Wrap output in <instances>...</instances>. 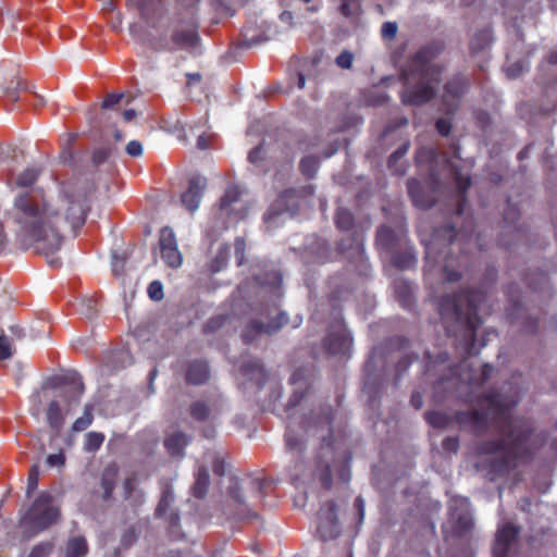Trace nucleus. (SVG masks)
Segmentation results:
<instances>
[{
    "instance_id": "nucleus-17",
    "label": "nucleus",
    "mask_w": 557,
    "mask_h": 557,
    "mask_svg": "<svg viewBox=\"0 0 557 557\" xmlns=\"http://www.w3.org/2000/svg\"><path fill=\"white\" fill-rule=\"evenodd\" d=\"M310 377L311 374L309 370L305 368H299L292 374L289 382L293 386V394L286 404V411H290L296 408L305 397L310 387Z\"/></svg>"
},
{
    "instance_id": "nucleus-18",
    "label": "nucleus",
    "mask_w": 557,
    "mask_h": 557,
    "mask_svg": "<svg viewBox=\"0 0 557 557\" xmlns=\"http://www.w3.org/2000/svg\"><path fill=\"white\" fill-rule=\"evenodd\" d=\"M287 323V317L285 312H281L269 323H264L259 320L251 321L246 330L244 331L243 338L246 343L253 341L255 335L258 334H273L277 332L283 325Z\"/></svg>"
},
{
    "instance_id": "nucleus-54",
    "label": "nucleus",
    "mask_w": 557,
    "mask_h": 557,
    "mask_svg": "<svg viewBox=\"0 0 557 557\" xmlns=\"http://www.w3.org/2000/svg\"><path fill=\"white\" fill-rule=\"evenodd\" d=\"M235 257L238 265H242L245 260L246 243L244 238L237 237L234 242Z\"/></svg>"
},
{
    "instance_id": "nucleus-16",
    "label": "nucleus",
    "mask_w": 557,
    "mask_h": 557,
    "mask_svg": "<svg viewBox=\"0 0 557 557\" xmlns=\"http://www.w3.org/2000/svg\"><path fill=\"white\" fill-rule=\"evenodd\" d=\"M324 345L329 352L333 355H345L351 346V337L345 325L337 321L324 339Z\"/></svg>"
},
{
    "instance_id": "nucleus-64",
    "label": "nucleus",
    "mask_w": 557,
    "mask_h": 557,
    "mask_svg": "<svg viewBox=\"0 0 557 557\" xmlns=\"http://www.w3.org/2000/svg\"><path fill=\"white\" fill-rule=\"evenodd\" d=\"M226 320H227V318L222 317V315L212 318L207 322V324L205 326V331L213 332V331L218 330L219 327H221L223 325L224 321H226Z\"/></svg>"
},
{
    "instance_id": "nucleus-62",
    "label": "nucleus",
    "mask_w": 557,
    "mask_h": 557,
    "mask_svg": "<svg viewBox=\"0 0 557 557\" xmlns=\"http://www.w3.org/2000/svg\"><path fill=\"white\" fill-rule=\"evenodd\" d=\"M126 152L131 157H140L143 154V145L138 140H131L126 145Z\"/></svg>"
},
{
    "instance_id": "nucleus-48",
    "label": "nucleus",
    "mask_w": 557,
    "mask_h": 557,
    "mask_svg": "<svg viewBox=\"0 0 557 557\" xmlns=\"http://www.w3.org/2000/svg\"><path fill=\"white\" fill-rule=\"evenodd\" d=\"M53 543L52 542H41L35 545L28 557H49L53 550Z\"/></svg>"
},
{
    "instance_id": "nucleus-61",
    "label": "nucleus",
    "mask_w": 557,
    "mask_h": 557,
    "mask_svg": "<svg viewBox=\"0 0 557 557\" xmlns=\"http://www.w3.org/2000/svg\"><path fill=\"white\" fill-rule=\"evenodd\" d=\"M506 74L510 78H516L524 71V63L523 62H516L509 66L506 67Z\"/></svg>"
},
{
    "instance_id": "nucleus-53",
    "label": "nucleus",
    "mask_w": 557,
    "mask_h": 557,
    "mask_svg": "<svg viewBox=\"0 0 557 557\" xmlns=\"http://www.w3.org/2000/svg\"><path fill=\"white\" fill-rule=\"evenodd\" d=\"M228 256H230V247L226 245L221 247L214 261H213L212 270L220 271L225 265Z\"/></svg>"
},
{
    "instance_id": "nucleus-52",
    "label": "nucleus",
    "mask_w": 557,
    "mask_h": 557,
    "mask_svg": "<svg viewBox=\"0 0 557 557\" xmlns=\"http://www.w3.org/2000/svg\"><path fill=\"white\" fill-rule=\"evenodd\" d=\"M13 352L14 349L10 338L5 335H0V360L10 359Z\"/></svg>"
},
{
    "instance_id": "nucleus-40",
    "label": "nucleus",
    "mask_w": 557,
    "mask_h": 557,
    "mask_svg": "<svg viewBox=\"0 0 557 557\" xmlns=\"http://www.w3.org/2000/svg\"><path fill=\"white\" fill-rule=\"evenodd\" d=\"M92 420V407L90 405H86L83 416L77 418L72 425L73 432L85 431L91 424Z\"/></svg>"
},
{
    "instance_id": "nucleus-4",
    "label": "nucleus",
    "mask_w": 557,
    "mask_h": 557,
    "mask_svg": "<svg viewBox=\"0 0 557 557\" xmlns=\"http://www.w3.org/2000/svg\"><path fill=\"white\" fill-rule=\"evenodd\" d=\"M436 52L432 47L420 49L403 70L401 100L405 104L420 106L435 96L444 71L442 65L433 63Z\"/></svg>"
},
{
    "instance_id": "nucleus-2",
    "label": "nucleus",
    "mask_w": 557,
    "mask_h": 557,
    "mask_svg": "<svg viewBox=\"0 0 557 557\" xmlns=\"http://www.w3.org/2000/svg\"><path fill=\"white\" fill-rule=\"evenodd\" d=\"M509 389L510 395L490 393L480 400V409L456 414L459 425L475 434H482L492 426L502 435L500 441H487L478 447L475 468L491 481L530 457L545 441L544 432L535 433L530 421L510 416V409L519 401V394L511 386Z\"/></svg>"
},
{
    "instance_id": "nucleus-46",
    "label": "nucleus",
    "mask_w": 557,
    "mask_h": 557,
    "mask_svg": "<svg viewBox=\"0 0 557 557\" xmlns=\"http://www.w3.org/2000/svg\"><path fill=\"white\" fill-rule=\"evenodd\" d=\"M339 11L346 17L357 15L360 11V0H341Z\"/></svg>"
},
{
    "instance_id": "nucleus-15",
    "label": "nucleus",
    "mask_w": 557,
    "mask_h": 557,
    "mask_svg": "<svg viewBox=\"0 0 557 557\" xmlns=\"http://www.w3.org/2000/svg\"><path fill=\"white\" fill-rule=\"evenodd\" d=\"M159 246L162 260L173 269L180 268L183 257L177 247V242L173 230L169 226L161 228L159 235Z\"/></svg>"
},
{
    "instance_id": "nucleus-29",
    "label": "nucleus",
    "mask_w": 557,
    "mask_h": 557,
    "mask_svg": "<svg viewBox=\"0 0 557 557\" xmlns=\"http://www.w3.org/2000/svg\"><path fill=\"white\" fill-rule=\"evenodd\" d=\"M209 377L208 364L203 361L191 362L186 372V380L190 384H203Z\"/></svg>"
},
{
    "instance_id": "nucleus-41",
    "label": "nucleus",
    "mask_w": 557,
    "mask_h": 557,
    "mask_svg": "<svg viewBox=\"0 0 557 557\" xmlns=\"http://www.w3.org/2000/svg\"><path fill=\"white\" fill-rule=\"evenodd\" d=\"M450 169L454 173L455 182L460 194H465L466 190L471 186V178L469 174H463L458 166L450 162Z\"/></svg>"
},
{
    "instance_id": "nucleus-43",
    "label": "nucleus",
    "mask_w": 557,
    "mask_h": 557,
    "mask_svg": "<svg viewBox=\"0 0 557 557\" xmlns=\"http://www.w3.org/2000/svg\"><path fill=\"white\" fill-rule=\"evenodd\" d=\"M190 416L198 421H205L210 416V408L203 401H196L190 406Z\"/></svg>"
},
{
    "instance_id": "nucleus-13",
    "label": "nucleus",
    "mask_w": 557,
    "mask_h": 557,
    "mask_svg": "<svg viewBox=\"0 0 557 557\" xmlns=\"http://www.w3.org/2000/svg\"><path fill=\"white\" fill-rule=\"evenodd\" d=\"M469 79L457 74L453 76L444 86L443 103L448 114L455 113L459 107L461 98L467 94Z\"/></svg>"
},
{
    "instance_id": "nucleus-27",
    "label": "nucleus",
    "mask_w": 557,
    "mask_h": 557,
    "mask_svg": "<svg viewBox=\"0 0 557 557\" xmlns=\"http://www.w3.org/2000/svg\"><path fill=\"white\" fill-rule=\"evenodd\" d=\"M190 438L183 432H174L166 436L164 446L172 456H183L184 448L188 445Z\"/></svg>"
},
{
    "instance_id": "nucleus-23",
    "label": "nucleus",
    "mask_w": 557,
    "mask_h": 557,
    "mask_svg": "<svg viewBox=\"0 0 557 557\" xmlns=\"http://www.w3.org/2000/svg\"><path fill=\"white\" fill-rule=\"evenodd\" d=\"M62 392L69 401V407L72 403L77 404L84 393L82 377L75 372L64 375Z\"/></svg>"
},
{
    "instance_id": "nucleus-9",
    "label": "nucleus",
    "mask_w": 557,
    "mask_h": 557,
    "mask_svg": "<svg viewBox=\"0 0 557 557\" xmlns=\"http://www.w3.org/2000/svg\"><path fill=\"white\" fill-rule=\"evenodd\" d=\"M493 368L490 364H484L481 369H473L467 359L462 360L460 364L450 369V376L441 379L435 391L443 388L445 393L450 392L457 387V384H466L470 386L483 385L490 377Z\"/></svg>"
},
{
    "instance_id": "nucleus-3",
    "label": "nucleus",
    "mask_w": 557,
    "mask_h": 557,
    "mask_svg": "<svg viewBox=\"0 0 557 557\" xmlns=\"http://www.w3.org/2000/svg\"><path fill=\"white\" fill-rule=\"evenodd\" d=\"M485 300L483 290H465L459 295H445L438 302V312L447 334L456 335L457 331H461V348L467 357L475 354L474 333L482 323L479 312Z\"/></svg>"
},
{
    "instance_id": "nucleus-14",
    "label": "nucleus",
    "mask_w": 557,
    "mask_h": 557,
    "mask_svg": "<svg viewBox=\"0 0 557 557\" xmlns=\"http://www.w3.org/2000/svg\"><path fill=\"white\" fill-rule=\"evenodd\" d=\"M317 532L323 541L334 540L341 533L336 517V505L333 502L324 504L318 512Z\"/></svg>"
},
{
    "instance_id": "nucleus-25",
    "label": "nucleus",
    "mask_w": 557,
    "mask_h": 557,
    "mask_svg": "<svg viewBox=\"0 0 557 557\" xmlns=\"http://www.w3.org/2000/svg\"><path fill=\"white\" fill-rule=\"evenodd\" d=\"M240 372L247 381L253 382L260 388L265 382L267 374L258 360H250L240 366Z\"/></svg>"
},
{
    "instance_id": "nucleus-45",
    "label": "nucleus",
    "mask_w": 557,
    "mask_h": 557,
    "mask_svg": "<svg viewBox=\"0 0 557 557\" xmlns=\"http://www.w3.org/2000/svg\"><path fill=\"white\" fill-rule=\"evenodd\" d=\"M104 441V435L98 432H89L86 435L85 441V450L87 451H96L100 448Z\"/></svg>"
},
{
    "instance_id": "nucleus-58",
    "label": "nucleus",
    "mask_w": 557,
    "mask_h": 557,
    "mask_svg": "<svg viewBox=\"0 0 557 557\" xmlns=\"http://www.w3.org/2000/svg\"><path fill=\"white\" fill-rule=\"evenodd\" d=\"M46 462L50 468H62L65 463V455L63 451L51 454L47 457Z\"/></svg>"
},
{
    "instance_id": "nucleus-19",
    "label": "nucleus",
    "mask_w": 557,
    "mask_h": 557,
    "mask_svg": "<svg viewBox=\"0 0 557 557\" xmlns=\"http://www.w3.org/2000/svg\"><path fill=\"white\" fill-rule=\"evenodd\" d=\"M260 28V32H258L252 26L245 27L242 33L239 45L244 48H250L267 40H271L278 35L276 27H273L271 24L265 22H262Z\"/></svg>"
},
{
    "instance_id": "nucleus-42",
    "label": "nucleus",
    "mask_w": 557,
    "mask_h": 557,
    "mask_svg": "<svg viewBox=\"0 0 557 557\" xmlns=\"http://www.w3.org/2000/svg\"><path fill=\"white\" fill-rule=\"evenodd\" d=\"M425 419L432 426L437 429L446 428L449 423L448 416L438 411L426 412Z\"/></svg>"
},
{
    "instance_id": "nucleus-10",
    "label": "nucleus",
    "mask_w": 557,
    "mask_h": 557,
    "mask_svg": "<svg viewBox=\"0 0 557 557\" xmlns=\"http://www.w3.org/2000/svg\"><path fill=\"white\" fill-rule=\"evenodd\" d=\"M242 190L238 186H230L218 207L219 219L225 220L226 223L242 220L247 214V207L242 200Z\"/></svg>"
},
{
    "instance_id": "nucleus-60",
    "label": "nucleus",
    "mask_w": 557,
    "mask_h": 557,
    "mask_svg": "<svg viewBox=\"0 0 557 557\" xmlns=\"http://www.w3.org/2000/svg\"><path fill=\"white\" fill-rule=\"evenodd\" d=\"M123 98L124 94H109L102 102V109L113 108L115 104L120 103Z\"/></svg>"
},
{
    "instance_id": "nucleus-56",
    "label": "nucleus",
    "mask_w": 557,
    "mask_h": 557,
    "mask_svg": "<svg viewBox=\"0 0 557 557\" xmlns=\"http://www.w3.org/2000/svg\"><path fill=\"white\" fill-rule=\"evenodd\" d=\"M354 61V54L347 50L343 51L335 59L336 65L342 69H350Z\"/></svg>"
},
{
    "instance_id": "nucleus-47",
    "label": "nucleus",
    "mask_w": 557,
    "mask_h": 557,
    "mask_svg": "<svg viewBox=\"0 0 557 557\" xmlns=\"http://www.w3.org/2000/svg\"><path fill=\"white\" fill-rule=\"evenodd\" d=\"M318 159L312 156H308L301 159L300 170L307 177H312L318 170Z\"/></svg>"
},
{
    "instance_id": "nucleus-20",
    "label": "nucleus",
    "mask_w": 557,
    "mask_h": 557,
    "mask_svg": "<svg viewBox=\"0 0 557 557\" xmlns=\"http://www.w3.org/2000/svg\"><path fill=\"white\" fill-rule=\"evenodd\" d=\"M207 187V178L200 175L189 180L188 188L182 195V203L189 211L195 212L201 201L203 191Z\"/></svg>"
},
{
    "instance_id": "nucleus-22",
    "label": "nucleus",
    "mask_w": 557,
    "mask_h": 557,
    "mask_svg": "<svg viewBox=\"0 0 557 557\" xmlns=\"http://www.w3.org/2000/svg\"><path fill=\"white\" fill-rule=\"evenodd\" d=\"M267 482L262 479L250 478L246 481L245 486L239 485L237 480H233L230 485V495L238 504H245L244 491H248L251 497L262 499L263 488Z\"/></svg>"
},
{
    "instance_id": "nucleus-37",
    "label": "nucleus",
    "mask_w": 557,
    "mask_h": 557,
    "mask_svg": "<svg viewBox=\"0 0 557 557\" xmlns=\"http://www.w3.org/2000/svg\"><path fill=\"white\" fill-rule=\"evenodd\" d=\"M410 144L404 143L388 159V168L398 175H404L406 170L403 165H398V161L408 152Z\"/></svg>"
},
{
    "instance_id": "nucleus-7",
    "label": "nucleus",
    "mask_w": 557,
    "mask_h": 557,
    "mask_svg": "<svg viewBox=\"0 0 557 557\" xmlns=\"http://www.w3.org/2000/svg\"><path fill=\"white\" fill-rule=\"evenodd\" d=\"M59 518L60 510L52 505V495L41 492L22 517L20 524L25 529L26 537L30 539L55 523Z\"/></svg>"
},
{
    "instance_id": "nucleus-31",
    "label": "nucleus",
    "mask_w": 557,
    "mask_h": 557,
    "mask_svg": "<svg viewBox=\"0 0 557 557\" xmlns=\"http://www.w3.org/2000/svg\"><path fill=\"white\" fill-rule=\"evenodd\" d=\"M47 421L50 428L55 432V435H58L63 428L64 418L61 411V407L55 400L48 405Z\"/></svg>"
},
{
    "instance_id": "nucleus-44",
    "label": "nucleus",
    "mask_w": 557,
    "mask_h": 557,
    "mask_svg": "<svg viewBox=\"0 0 557 557\" xmlns=\"http://www.w3.org/2000/svg\"><path fill=\"white\" fill-rule=\"evenodd\" d=\"M286 447L290 450L300 451L304 447V442L301 437H298L293 430L292 423L289 422L287 426V432L285 435Z\"/></svg>"
},
{
    "instance_id": "nucleus-24",
    "label": "nucleus",
    "mask_w": 557,
    "mask_h": 557,
    "mask_svg": "<svg viewBox=\"0 0 557 557\" xmlns=\"http://www.w3.org/2000/svg\"><path fill=\"white\" fill-rule=\"evenodd\" d=\"M123 490L127 505L134 510H137L146 502L145 492L137 486L135 476H129L124 481Z\"/></svg>"
},
{
    "instance_id": "nucleus-30",
    "label": "nucleus",
    "mask_w": 557,
    "mask_h": 557,
    "mask_svg": "<svg viewBox=\"0 0 557 557\" xmlns=\"http://www.w3.org/2000/svg\"><path fill=\"white\" fill-rule=\"evenodd\" d=\"M117 473L119 471L115 466H109L103 470L100 481V485L103 491V500H108L111 498L112 493L115 488Z\"/></svg>"
},
{
    "instance_id": "nucleus-57",
    "label": "nucleus",
    "mask_w": 557,
    "mask_h": 557,
    "mask_svg": "<svg viewBox=\"0 0 557 557\" xmlns=\"http://www.w3.org/2000/svg\"><path fill=\"white\" fill-rule=\"evenodd\" d=\"M315 245H317L315 261L324 262L329 258L330 247L324 240H318L315 243Z\"/></svg>"
},
{
    "instance_id": "nucleus-34",
    "label": "nucleus",
    "mask_w": 557,
    "mask_h": 557,
    "mask_svg": "<svg viewBox=\"0 0 557 557\" xmlns=\"http://www.w3.org/2000/svg\"><path fill=\"white\" fill-rule=\"evenodd\" d=\"M174 499L175 496L172 486L170 484H165L162 488L161 498L157 506L156 515L158 517L164 516L168 512V510L171 509Z\"/></svg>"
},
{
    "instance_id": "nucleus-55",
    "label": "nucleus",
    "mask_w": 557,
    "mask_h": 557,
    "mask_svg": "<svg viewBox=\"0 0 557 557\" xmlns=\"http://www.w3.org/2000/svg\"><path fill=\"white\" fill-rule=\"evenodd\" d=\"M148 295L152 300H161L163 298V286L161 282H151L148 286Z\"/></svg>"
},
{
    "instance_id": "nucleus-21",
    "label": "nucleus",
    "mask_w": 557,
    "mask_h": 557,
    "mask_svg": "<svg viewBox=\"0 0 557 557\" xmlns=\"http://www.w3.org/2000/svg\"><path fill=\"white\" fill-rule=\"evenodd\" d=\"M518 534L519 530L515 525L510 523L502 525L495 535L493 557H509V550Z\"/></svg>"
},
{
    "instance_id": "nucleus-5",
    "label": "nucleus",
    "mask_w": 557,
    "mask_h": 557,
    "mask_svg": "<svg viewBox=\"0 0 557 557\" xmlns=\"http://www.w3.org/2000/svg\"><path fill=\"white\" fill-rule=\"evenodd\" d=\"M129 9L138 11L141 21L146 27L139 23H132L128 27L131 36L140 44L147 45L151 49L160 50V37L152 33L157 29L162 15V4L160 0H126Z\"/></svg>"
},
{
    "instance_id": "nucleus-38",
    "label": "nucleus",
    "mask_w": 557,
    "mask_h": 557,
    "mask_svg": "<svg viewBox=\"0 0 557 557\" xmlns=\"http://www.w3.org/2000/svg\"><path fill=\"white\" fill-rule=\"evenodd\" d=\"M417 258L411 249L406 250L404 253H393L392 263L400 270L409 269L414 265Z\"/></svg>"
},
{
    "instance_id": "nucleus-1",
    "label": "nucleus",
    "mask_w": 557,
    "mask_h": 557,
    "mask_svg": "<svg viewBox=\"0 0 557 557\" xmlns=\"http://www.w3.org/2000/svg\"><path fill=\"white\" fill-rule=\"evenodd\" d=\"M38 175L29 168L9 185L12 205L7 216L23 249L48 256L61 248L66 227L76 231L85 223L95 187L86 180H74L61 185L57 196L44 198L34 187Z\"/></svg>"
},
{
    "instance_id": "nucleus-49",
    "label": "nucleus",
    "mask_w": 557,
    "mask_h": 557,
    "mask_svg": "<svg viewBox=\"0 0 557 557\" xmlns=\"http://www.w3.org/2000/svg\"><path fill=\"white\" fill-rule=\"evenodd\" d=\"M38 481H39V466L34 465L28 473L27 478V488H26V496L29 497L34 491L38 487Z\"/></svg>"
},
{
    "instance_id": "nucleus-26",
    "label": "nucleus",
    "mask_w": 557,
    "mask_h": 557,
    "mask_svg": "<svg viewBox=\"0 0 557 557\" xmlns=\"http://www.w3.org/2000/svg\"><path fill=\"white\" fill-rule=\"evenodd\" d=\"M450 520L457 533L461 534L470 530L472 527V518L467 508L466 502H461V508L459 510L454 509L451 511Z\"/></svg>"
},
{
    "instance_id": "nucleus-33",
    "label": "nucleus",
    "mask_w": 557,
    "mask_h": 557,
    "mask_svg": "<svg viewBox=\"0 0 557 557\" xmlns=\"http://www.w3.org/2000/svg\"><path fill=\"white\" fill-rule=\"evenodd\" d=\"M87 552L86 540L83 536H75L67 542L64 557H85Z\"/></svg>"
},
{
    "instance_id": "nucleus-8",
    "label": "nucleus",
    "mask_w": 557,
    "mask_h": 557,
    "mask_svg": "<svg viewBox=\"0 0 557 557\" xmlns=\"http://www.w3.org/2000/svg\"><path fill=\"white\" fill-rule=\"evenodd\" d=\"M332 411L330 407L321 410V416L317 419L311 418L307 422V432L321 433L322 441L321 453L319 455V465L322 469L319 472V480L323 487L330 488L332 485V474L330 470L329 459L333 457V442H332Z\"/></svg>"
},
{
    "instance_id": "nucleus-63",
    "label": "nucleus",
    "mask_w": 557,
    "mask_h": 557,
    "mask_svg": "<svg viewBox=\"0 0 557 557\" xmlns=\"http://www.w3.org/2000/svg\"><path fill=\"white\" fill-rule=\"evenodd\" d=\"M381 34L384 38H394L397 34V24L394 22H385L382 25Z\"/></svg>"
},
{
    "instance_id": "nucleus-12",
    "label": "nucleus",
    "mask_w": 557,
    "mask_h": 557,
    "mask_svg": "<svg viewBox=\"0 0 557 557\" xmlns=\"http://www.w3.org/2000/svg\"><path fill=\"white\" fill-rule=\"evenodd\" d=\"M300 205V196L299 191L295 189H287L283 191L278 198L271 205L267 213L264 214V220L268 223L275 224L280 218L286 215L287 218H293Z\"/></svg>"
},
{
    "instance_id": "nucleus-39",
    "label": "nucleus",
    "mask_w": 557,
    "mask_h": 557,
    "mask_svg": "<svg viewBox=\"0 0 557 557\" xmlns=\"http://www.w3.org/2000/svg\"><path fill=\"white\" fill-rule=\"evenodd\" d=\"M395 234L394 231L388 226H382L377 230L376 244L381 248L392 249L394 246Z\"/></svg>"
},
{
    "instance_id": "nucleus-36",
    "label": "nucleus",
    "mask_w": 557,
    "mask_h": 557,
    "mask_svg": "<svg viewBox=\"0 0 557 557\" xmlns=\"http://www.w3.org/2000/svg\"><path fill=\"white\" fill-rule=\"evenodd\" d=\"M492 41V34L490 29H482L474 34L470 41V50L473 53H478L483 51L485 48L490 46Z\"/></svg>"
},
{
    "instance_id": "nucleus-50",
    "label": "nucleus",
    "mask_w": 557,
    "mask_h": 557,
    "mask_svg": "<svg viewBox=\"0 0 557 557\" xmlns=\"http://www.w3.org/2000/svg\"><path fill=\"white\" fill-rule=\"evenodd\" d=\"M76 139V135L75 134H69L67 135V140H66V144L63 146L62 148V151H61V154H60V158L61 160L64 162V163H74L75 162V158H74V152L72 151V149L70 148V146L73 144V141Z\"/></svg>"
},
{
    "instance_id": "nucleus-51",
    "label": "nucleus",
    "mask_w": 557,
    "mask_h": 557,
    "mask_svg": "<svg viewBox=\"0 0 557 557\" xmlns=\"http://www.w3.org/2000/svg\"><path fill=\"white\" fill-rule=\"evenodd\" d=\"M444 278L446 282H456L461 277V274L454 269L453 259L449 257L443 268Z\"/></svg>"
},
{
    "instance_id": "nucleus-59",
    "label": "nucleus",
    "mask_w": 557,
    "mask_h": 557,
    "mask_svg": "<svg viewBox=\"0 0 557 557\" xmlns=\"http://www.w3.org/2000/svg\"><path fill=\"white\" fill-rule=\"evenodd\" d=\"M16 147L12 145H0V162H7L16 154Z\"/></svg>"
},
{
    "instance_id": "nucleus-35",
    "label": "nucleus",
    "mask_w": 557,
    "mask_h": 557,
    "mask_svg": "<svg viewBox=\"0 0 557 557\" xmlns=\"http://www.w3.org/2000/svg\"><path fill=\"white\" fill-rule=\"evenodd\" d=\"M440 237V232H436L434 237L425 244V262L428 267V271L430 272L438 262L440 251L437 249V238Z\"/></svg>"
},
{
    "instance_id": "nucleus-28",
    "label": "nucleus",
    "mask_w": 557,
    "mask_h": 557,
    "mask_svg": "<svg viewBox=\"0 0 557 557\" xmlns=\"http://www.w3.org/2000/svg\"><path fill=\"white\" fill-rule=\"evenodd\" d=\"M408 194L413 202V205L421 209L431 208L433 206V199L426 198L423 195L422 187L419 181L411 178L407 182Z\"/></svg>"
},
{
    "instance_id": "nucleus-11",
    "label": "nucleus",
    "mask_w": 557,
    "mask_h": 557,
    "mask_svg": "<svg viewBox=\"0 0 557 557\" xmlns=\"http://www.w3.org/2000/svg\"><path fill=\"white\" fill-rule=\"evenodd\" d=\"M337 228L341 231L352 230L350 243L346 244L342 240L338 245L341 251H351V256L361 257L363 252V236L362 233L354 227V218L350 211L344 208H338L334 218Z\"/></svg>"
},
{
    "instance_id": "nucleus-32",
    "label": "nucleus",
    "mask_w": 557,
    "mask_h": 557,
    "mask_svg": "<svg viewBox=\"0 0 557 557\" xmlns=\"http://www.w3.org/2000/svg\"><path fill=\"white\" fill-rule=\"evenodd\" d=\"M210 485V475L206 467H200L196 473V480L193 485L194 496L197 498H203L208 492Z\"/></svg>"
},
{
    "instance_id": "nucleus-6",
    "label": "nucleus",
    "mask_w": 557,
    "mask_h": 557,
    "mask_svg": "<svg viewBox=\"0 0 557 557\" xmlns=\"http://www.w3.org/2000/svg\"><path fill=\"white\" fill-rule=\"evenodd\" d=\"M200 45L199 24L193 11L180 16L173 23L169 41L160 39V49H178L190 53L199 52Z\"/></svg>"
}]
</instances>
